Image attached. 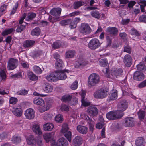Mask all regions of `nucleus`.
Masks as SVG:
<instances>
[{
  "mask_svg": "<svg viewBox=\"0 0 146 146\" xmlns=\"http://www.w3.org/2000/svg\"><path fill=\"white\" fill-rule=\"evenodd\" d=\"M88 64V62L82 58L78 59L74 64V67L76 68H82Z\"/></svg>",
  "mask_w": 146,
  "mask_h": 146,
  "instance_id": "obj_9",
  "label": "nucleus"
},
{
  "mask_svg": "<svg viewBox=\"0 0 146 146\" xmlns=\"http://www.w3.org/2000/svg\"><path fill=\"white\" fill-rule=\"evenodd\" d=\"M25 115L27 119H33L35 117L34 111L32 108L28 109L25 111Z\"/></svg>",
  "mask_w": 146,
  "mask_h": 146,
  "instance_id": "obj_14",
  "label": "nucleus"
},
{
  "mask_svg": "<svg viewBox=\"0 0 146 146\" xmlns=\"http://www.w3.org/2000/svg\"><path fill=\"white\" fill-rule=\"evenodd\" d=\"M18 7V3H16L15 4V6L13 7L10 13L11 15H13L16 12L17 9Z\"/></svg>",
  "mask_w": 146,
  "mask_h": 146,
  "instance_id": "obj_56",
  "label": "nucleus"
},
{
  "mask_svg": "<svg viewBox=\"0 0 146 146\" xmlns=\"http://www.w3.org/2000/svg\"><path fill=\"white\" fill-rule=\"evenodd\" d=\"M44 139L48 142L51 139V135L50 133H46L43 135Z\"/></svg>",
  "mask_w": 146,
  "mask_h": 146,
  "instance_id": "obj_48",
  "label": "nucleus"
},
{
  "mask_svg": "<svg viewBox=\"0 0 146 146\" xmlns=\"http://www.w3.org/2000/svg\"><path fill=\"white\" fill-rule=\"evenodd\" d=\"M86 3L84 1H79L75 2L74 4V9H77L80 6H82Z\"/></svg>",
  "mask_w": 146,
  "mask_h": 146,
  "instance_id": "obj_40",
  "label": "nucleus"
},
{
  "mask_svg": "<svg viewBox=\"0 0 146 146\" xmlns=\"http://www.w3.org/2000/svg\"><path fill=\"white\" fill-rule=\"evenodd\" d=\"M6 77V74L5 71L3 70H1L0 71V78L2 80H5Z\"/></svg>",
  "mask_w": 146,
  "mask_h": 146,
  "instance_id": "obj_54",
  "label": "nucleus"
},
{
  "mask_svg": "<svg viewBox=\"0 0 146 146\" xmlns=\"http://www.w3.org/2000/svg\"><path fill=\"white\" fill-rule=\"evenodd\" d=\"M76 54L74 50H69L65 53V56L67 58H73Z\"/></svg>",
  "mask_w": 146,
  "mask_h": 146,
  "instance_id": "obj_32",
  "label": "nucleus"
},
{
  "mask_svg": "<svg viewBox=\"0 0 146 146\" xmlns=\"http://www.w3.org/2000/svg\"><path fill=\"white\" fill-rule=\"evenodd\" d=\"M8 132H4L0 135V138L1 140H3L7 138L8 135Z\"/></svg>",
  "mask_w": 146,
  "mask_h": 146,
  "instance_id": "obj_57",
  "label": "nucleus"
},
{
  "mask_svg": "<svg viewBox=\"0 0 146 146\" xmlns=\"http://www.w3.org/2000/svg\"><path fill=\"white\" fill-rule=\"evenodd\" d=\"M145 113L146 114V107L144 106L138 113L139 118L141 120L143 119Z\"/></svg>",
  "mask_w": 146,
  "mask_h": 146,
  "instance_id": "obj_26",
  "label": "nucleus"
},
{
  "mask_svg": "<svg viewBox=\"0 0 146 146\" xmlns=\"http://www.w3.org/2000/svg\"><path fill=\"white\" fill-rule=\"evenodd\" d=\"M139 20L140 22H143L146 23V15H143L140 16L139 17Z\"/></svg>",
  "mask_w": 146,
  "mask_h": 146,
  "instance_id": "obj_60",
  "label": "nucleus"
},
{
  "mask_svg": "<svg viewBox=\"0 0 146 146\" xmlns=\"http://www.w3.org/2000/svg\"><path fill=\"white\" fill-rule=\"evenodd\" d=\"M80 30L81 33L85 35L90 33L91 31L89 25L84 23L82 24Z\"/></svg>",
  "mask_w": 146,
  "mask_h": 146,
  "instance_id": "obj_7",
  "label": "nucleus"
},
{
  "mask_svg": "<svg viewBox=\"0 0 146 146\" xmlns=\"http://www.w3.org/2000/svg\"><path fill=\"white\" fill-rule=\"evenodd\" d=\"M33 70L36 73L39 74H41L42 71L38 66H35L33 67Z\"/></svg>",
  "mask_w": 146,
  "mask_h": 146,
  "instance_id": "obj_47",
  "label": "nucleus"
},
{
  "mask_svg": "<svg viewBox=\"0 0 146 146\" xmlns=\"http://www.w3.org/2000/svg\"><path fill=\"white\" fill-rule=\"evenodd\" d=\"M18 101V99L16 98L11 97L9 99V103L11 104H16Z\"/></svg>",
  "mask_w": 146,
  "mask_h": 146,
  "instance_id": "obj_55",
  "label": "nucleus"
},
{
  "mask_svg": "<svg viewBox=\"0 0 146 146\" xmlns=\"http://www.w3.org/2000/svg\"><path fill=\"white\" fill-rule=\"evenodd\" d=\"M137 67L138 70L143 72L145 71L146 70V66L143 62H141L137 65Z\"/></svg>",
  "mask_w": 146,
  "mask_h": 146,
  "instance_id": "obj_37",
  "label": "nucleus"
},
{
  "mask_svg": "<svg viewBox=\"0 0 146 146\" xmlns=\"http://www.w3.org/2000/svg\"><path fill=\"white\" fill-rule=\"evenodd\" d=\"M63 63L62 60H58V61H56L55 64V67L57 69H62L63 66Z\"/></svg>",
  "mask_w": 146,
  "mask_h": 146,
  "instance_id": "obj_38",
  "label": "nucleus"
},
{
  "mask_svg": "<svg viewBox=\"0 0 146 146\" xmlns=\"http://www.w3.org/2000/svg\"><path fill=\"white\" fill-rule=\"evenodd\" d=\"M87 112L90 116H95L98 113V109L96 107L94 106H90L87 109Z\"/></svg>",
  "mask_w": 146,
  "mask_h": 146,
  "instance_id": "obj_11",
  "label": "nucleus"
},
{
  "mask_svg": "<svg viewBox=\"0 0 146 146\" xmlns=\"http://www.w3.org/2000/svg\"><path fill=\"white\" fill-rule=\"evenodd\" d=\"M14 31L13 28L5 30L2 33V35L3 36H6L13 33Z\"/></svg>",
  "mask_w": 146,
  "mask_h": 146,
  "instance_id": "obj_43",
  "label": "nucleus"
},
{
  "mask_svg": "<svg viewBox=\"0 0 146 146\" xmlns=\"http://www.w3.org/2000/svg\"><path fill=\"white\" fill-rule=\"evenodd\" d=\"M100 82L99 75L97 74L92 73L89 76L88 79V85L90 87L96 86Z\"/></svg>",
  "mask_w": 146,
  "mask_h": 146,
  "instance_id": "obj_1",
  "label": "nucleus"
},
{
  "mask_svg": "<svg viewBox=\"0 0 146 146\" xmlns=\"http://www.w3.org/2000/svg\"><path fill=\"white\" fill-rule=\"evenodd\" d=\"M32 129L33 132L36 133L40 135L42 134L41 129L38 125H34L33 126Z\"/></svg>",
  "mask_w": 146,
  "mask_h": 146,
  "instance_id": "obj_34",
  "label": "nucleus"
},
{
  "mask_svg": "<svg viewBox=\"0 0 146 146\" xmlns=\"http://www.w3.org/2000/svg\"><path fill=\"white\" fill-rule=\"evenodd\" d=\"M36 16V14L35 13L32 12L29 13L28 14L26 19L27 21H29V20H32Z\"/></svg>",
  "mask_w": 146,
  "mask_h": 146,
  "instance_id": "obj_42",
  "label": "nucleus"
},
{
  "mask_svg": "<svg viewBox=\"0 0 146 146\" xmlns=\"http://www.w3.org/2000/svg\"><path fill=\"white\" fill-rule=\"evenodd\" d=\"M52 86L48 83H46L44 86V90L46 93H49L52 92L53 90Z\"/></svg>",
  "mask_w": 146,
  "mask_h": 146,
  "instance_id": "obj_35",
  "label": "nucleus"
},
{
  "mask_svg": "<svg viewBox=\"0 0 146 146\" xmlns=\"http://www.w3.org/2000/svg\"><path fill=\"white\" fill-rule=\"evenodd\" d=\"M19 62L18 60L13 58H11L9 60L7 69L9 70H13L16 68L18 65Z\"/></svg>",
  "mask_w": 146,
  "mask_h": 146,
  "instance_id": "obj_5",
  "label": "nucleus"
},
{
  "mask_svg": "<svg viewBox=\"0 0 146 146\" xmlns=\"http://www.w3.org/2000/svg\"><path fill=\"white\" fill-rule=\"evenodd\" d=\"M131 34L133 35L139 36H140V33L134 28H132L131 31Z\"/></svg>",
  "mask_w": 146,
  "mask_h": 146,
  "instance_id": "obj_52",
  "label": "nucleus"
},
{
  "mask_svg": "<svg viewBox=\"0 0 146 146\" xmlns=\"http://www.w3.org/2000/svg\"><path fill=\"white\" fill-rule=\"evenodd\" d=\"M144 74L139 71H136L133 74V79L134 80L140 81L142 80L144 78Z\"/></svg>",
  "mask_w": 146,
  "mask_h": 146,
  "instance_id": "obj_12",
  "label": "nucleus"
},
{
  "mask_svg": "<svg viewBox=\"0 0 146 146\" xmlns=\"http://www.w3.org/2000/svg\"><path fill=\"white\" fill-rule=\"evenodd\" d=\"M61 109L62 110H64L66 111H68L69 110V108L68 106L65 104L62 105L61 106Z\"/></svg>",
  "mask_w": 146,
  "mask_h": 146,
  "instance_id": "obj_64",
  "label": "nucleus"
},
{
  "mask_svg": "<svg viewBox=\"0 0 146 146\" xmlns=\"http://www.w3.org/2000/svg\"><path fill=\"white\" fill-rule=\"evenodd\" d=\"M88 123H89V127L90 131L92 133L94 129V121L90 118L88 120Z\"/></svg>",
  "mask_w": 146,
  "mask_h": 146,
  "instance_id": "obj_41",
  "label": "nucleus"
},
{
  "mask_svg": "<svg viewBox=\"0 0 146 146\" xmlns=\"http://www.w3.org/2000/svg\"><path fill=\"white\" fill-rule=\"evenodd\" d=\"M139 88H141L146 87V79L141 82L137 86Z\"/></svg>",
  "mask_w": 146,
  "mask_h": 146,
  "instance_id": "obj_58",
  "label": "nucleus"
},
{
  "mask_svg": "<svg viewBox=\"0 0 146 146\" xmlns=\"http://www.w3.org/2000/svg\"><path fill=\"white\" fill-rule=\"evenodd\" d=\"M46 79L51 82H55L58 80L57 76H56V72L49 74L46 77Z\"/></svg>",
  "mask_w": 146,
  "mask_h": 146,
  "instance_id": "obj_17",
  "label": "nucleus"
},
{
  "mask_svg": "<svg viewBox=\"0 0 146 146\" xmlns=\"http://www.w3.org/2000/svg\"><path fill=\"white\" fill-rule=\"evenodd\" d=\"M72 98V96L70 95H66L63 96L61 100L63 102H66L70 101Z\"/></svg>",
  "mask_w": 146,
  "mask_h": 146,
  "instance_id": "obj_39",
  "label": "nucleus"
},
{
  "mask_svg": "<svg viewBox=\"0 0 146 146\" xmlns=\"http://www.w3.org/2000/svg\"><path fill=\"white\" fill-rule=\"evenodd\" d=\"M69 70H59L58 72H56V76H57L58 80H65L67 78V75L65 72H68Z\"/></svg>",
  "mask_w": 146,
  "mask_h": 146,
  "instance_id": "obj_13",
  "label": "nucleus"
},
{
  "mask_svg": "<svg viewBox=\"0 0 146 146\" xmlns=\"http://www.w3.org/2000/svg\"><path fill=\"white\" fill-rule=\"evenodd\" d=\"M27 75L31 80L35 81L38 79V77L31 72H28Z\"/></svg>",
  "mask_w": 146,
  "mask_h": 146,
  "instance_id": "obj_33",
  "label": "nucleus"
},
{
  "mask_svg": "<svg viewBox=\"0 0 146 146\" xmlns=\"http://www.w3.org/2000/svg\"><path fill=\"white\" fill-rule=\"evenodd\" d=\"M128 107V103L125 100H120L118 103L117 107L119 110H117L120 113H122L123 116L124 115L123 112Z\"/></svg>",
  "mask_w": 146,
  "mask_h": 146,
  "instance_id": "obj_4",
  "label": "nucleus"
},
{
  "mask_svg": "<svg viewBox=\"0 0 146 146\" xmlns=\"http://www.w3.org/2000/svg\"><path fill=\"white\" fill-rule=\"evenodd\" d=\"M61 46V44L59 41L53 43L52 44V47L55 49L59 48Z\"/></svg>",
  "mask_w": 146,
  "mask_h": 146,
  "instance_id": "obj_59",
  "label": "nucleus"
},
{
  "mask_svg": "<svg viewBox=\"0 0 146 146\" xmlns=\"http://www.w3.org/2000/svg\"><path fill=\"white\" fill-rule=\"evenodd\" d=\"M71 22V19H68L66 20H63L61 21L60 22V23L62 26H64L66 25L69 24Z\"/></svg>",
  "mask_w": 146,
  "mask_h": 146,
  "instance_id": "obj_49",
  "label": "nucleus"
},
{
  "mask_svg": "<svg viewBox=\"0 0 146 146\" xmlns=\"http://www.w3.org/2000/svg\"><path fill=\"white\" fill-rule=\"evenodd\" d=\"M78 82L77 81H75L71 85L70 88L72 90H75L77 89L78 87Z\"/></svg>",
  "mask_w": 146,
  "mask_h": 146,
  "instance_id": "obj_61",
  "label": "nucleus"
},
{
  "mask_svg": "<svg viewBox=\"0 0 146 146\" xmlns=\"http://www.w3.org/2000/svg\"><path fill=\"white\" fill-rule=\"evenodd\" d=\"M131 48L127 44L125 45L124 48V52L129 54L131 53Z\"/></svg>",
  "mask_w": 146,
  "mask_h": 146,
  "instance_id": "obj_53",
  "label": "nucleus"
},
{
  "mask_svg": "<svg viewBox=\"0 0 146 146\" xmlns=\"http://www.w3.org/2000/svg\"><path fill=\"white\" fill-rule=\"evenodd\" d=\"M123 62L127 67H130L132 63V59L131 56L129 54L125 55L124 57Z\"/></svg>",
  "mask_w": 146,
  "mask_h": 146,
  "instance_id": "obj_15",
  "label": "nucleus"
},
{
  "mask_svg": "<svg viewBox=\"0 0 146 146\" xmlns=\"http://www.w3.org/2000/svg\"><path fill=\"white\" fill-rule=\"evenodd\" d=\"M24 23L25 24H19L18 25L16 29V31L17 32H21L25 28L26 23Z\"/></svg>",
  "mask_w": 146,
  "mask_h": 146,
  "instance_id": "obj_46",
  "label": "nucleus"
},
{
  "mask_svg": "<svg viewBox=\"0 0 146 146\" xmlns=\"http://www.w3.org/2000/svg\"><path fill=\"white\" fill-rule=\"evenodd\" d=\"M28 144L30 145L35 146L36 144V139L32 135L30 136L27 139Z\"/></svg>",
  "mask_w": 146,
  "mask_h": 146,
  "instance_id": "obj_25",
  "label": "nucleus"
},
{
  "mask_svg": "<svg viewBox=\"0 0 146 146\" xmlns=\"http://www.w3.org/2000/svg\"><path fill=\"white\" fill-rule=\"evenodd\" d=\"M76 130L80 133L83 135L86 134L88 131V129L87 127L81 125L77 126Z\"/></svg>",
  "mask_w": 146,
  "mask_h": 146,
  "instance_id": "obj_20",
  "label": "nucleus"
},
{
  "mask_svg": "<svg viewBox=\"0 0 146 146\" xmlns=\"http://www.w3.org/2000/svg\"><path fill=\"white\" fill-rule=\"evenodd\" d=\"M135 124V121L134 118L129 117L124 119V125L127 127H133Z\"/></svg>",
  "mask_w": 146,
  "mask_h": 146,
  "instance_id": "obj_8",
  "label": "nucleus"
},
{
  "mask_svg": "<svg viewBox=\"0 0 146 146\" xmlns=\"http://www.w3.org/2000/svg\"><path fill=\"white\" fill-rule=\"evenodd\" d=\"M35 42L33 40H27L23 42V46L25 48L31 47L33 46Z\"/></svg>",
  "mask_w": 146,
  "mask_h": 146,
  "instance_id": "obj_31",
  "label": "nucleus"
},
{
  "mask_svg": "<svg viewBox=\"0 0 146 146\" xmlns=\"http://www.w3.org/2000/svg\"><path fill=\"white\" fill-rule=\"evenodd\" d=\"M12 111L14 115L18 117H20L22 114V111L21 106H20L14 108Z\"/></svg>",
  "mask_w": 146,
  "mask_h": 146,
  "instance_id": "obj_18",
  "label": "nucleus"
},
{
  "mask_svg": "<svg viewBox=\"0 0 146 146\" xmlns=\"http://www.w3.org/2000/svg\"><path fill=\"white\" fill-rule=\"evenodd\" d=\"M54 127V125L52 123H48L44 124L43 126L44 129L45 131H51Z\"/></svg>",
  "mask_w": 146,
  "mask_h": 146,
  "instance_id": "obj_30",
  "label": "nucleus"
},
{
  "mask_svg": "<svg viewBox=\"0 0 146 146\" xmlns=\"http://www.w3.org/2000/svg\"><path fill=\"white\" fill-rule=\"evenodd\" d=\"M82 105L84 106H87L90 104L89 102L86 101L84 99H81Z\"/></svg>",
  "mask_w": 146,
  "mask_h": 146,
  "instance_id": "obj_62",
  "label": "nucleus"
},
{
  "mask_svg": "<svg viewBox=\"0 0 146 146\" xmlns=\"http://www.w3.org/2000/svg\"><path fill=\"white\" fill-rule=\"evenodd\" d=\"M106 31L111 35L116 36L118 33V30L115 27H109L106 29Z\"/></svg>",
  "mask_w": 146,
  "mask_h": 146,
  "instance_id": "obj_19",
  "label": "nucleus"
},
{
  "mask_svg": "<svg viewBox=\"0 0 146 146\" xmlns=\"http://www.w3.org/2000/svg\"><path fill=\"white\" fill-rule=\"evenodd\" d=\"M11 77L13 78H21L22 77L21 73L20 72H19L11 75Z\"/></svg>",
  "mask_w": 146,
  "mask_h": 146,
  "instance_id": "obj_63",
  "label": "nucleus"
},
{
  "mask_svg": "<svg viewBox=\"0 0 146 146\" xmlns=\"http://www.w3.org/2000/svg\"><path fill=\"white\" fill-rule=\"evenodd\" d=\"M55 120L57 122H62L63 121V116L61 114L57 115L55 117Z\"/></svg>",
  "mask_w": 146,
  "mask_h": 146,
  "instance_id": "obj_50",
  "label": "nucleus"
},
{
  "mask_svg": "<svg viewBox=\"0 0 146 146\" xmlns=\"http://www.w3.org/2000/svg\"><path fill=\"white\" fill-rule=\"evenodd\" d=\"M117 98V91L115 90L113 92H111L109 95L107 100L110 102L116 100Z\"/></svg>",
  "mask_w": 146,
  "mask_h": 146,
  "instance_id": "obj_22",
  "label": "nucleus"
},
{
  "mask_svg": "<svg viewBox=\"0 0 146 146\" xmlns=\"http://www.w3.org/2000/svg\"><path fill=\"white\" fill-rule=\"evenodd\" d=\"M61 11V9L60 8H54L50 11V13L53 16H57L60 15Z\"/></svg>",
  "mask_w": 146,
  "mask_h": 146,
  "instance_id": "obj_24",
  "label": "nucleus"
},
{
  "mask_svg": "<svg viewBox=\"0 0 146 146\" xmlns=\"http://www.w3.org/2000/svg\"><path fill=\"white\" fill-rule=\"evenodd\" d=\"M83 139L82 138L79 136H76L73 139V144L74 146H80L82 143Z\"/></svg>",
  "mask_w": 146,
  "mask_h": 146,
  "instance_id": "obj_16",
  "label": "nucleus"
},
{
  "mask_svg": "<svg viewBox=\"0 0 146 146\" xmlns=\"http://www.w3.org/2000/svg\"><path fill=\"white\" fill-rule=\"evenodd\" d=\"M99 64L101 66L104 67L106 66L108 62L106 59H101L99 61Z\"/></svg>",
  "mask_w": 146,
  "mask_h": 146,
  "instance_id": "obj_51",
  "label": "nucleus"
},
{
  "mask_svg": "<svg viewBox=\"0 0 146 146\" xmlns=\"http://www.w3.org/2000/svg\"><path fill=\"white\" fill-rule=\"evenodd\" d=\"M28 90H27L25 89H23L16 92V94L18 95H25L28 93Z\"/></svg>",
  "mask_w": 146,
  "mask_h": 146,
  "instance_id": "obj_44",
  "label": "nucleus"
},
{
  "mask_svg": "<svg viewBox=\"0 0 146 146\" xmlns=\"http://www.w3.org/2000/svg\"><path fill=\"white\" fill-rule=\"evenodd\" d=\"M100 45L98 40L94 38L90 40L88 44L89 48L92 50H95L98 48Z\"/></svg>",
  "mask_w": 146,
  "mask_h": 146,
  "instance_id": "obj_6",
  "label": "nucleus"
},
{
  "mask_svg": "<svg viewBox=\"0 0 146 146\" xmlns=\"http://www.w3.org/2000/svg\"><path fill=\"white\" fill-rule=\"evenodd\" d=\"M40 33V30L38 27H36L33 29L31 33L32 36H38Z\"/></svg>",
  "mask_w": 146,
  "mask_h": 146,
  "instance_id": "obj_36",
  "label": "nucleus"
},
{
  "mask_svg": "<svg viewBox=\"0 0 146 146\" xmlns=\"http://www.w3.org/2000/svg\"><path fill=\"white\" fill-rule=\"evenodd\" d=\"M91 15L92 17L98 19L100 18L101 17L100 14L96 10L92 11Z\"/></svg>",
  "mask_w": 146,
  "mask_h": 146,
  "instance_id": "obj_45",
  "label": "nucleus"
},
{
  "mask_svg": "<svg viewBox=\"0 0 146 146\" xmlns=\"http://www.w3.org/2000/svg\"><path fill=\"white\" fill-rule=\"evenodd\" d=\"M123 73V70L121 69H119L112 71L111 74L110 75V77L115 79L116 78L121 76Z\"/></svg>",
  "mask_w": 146,
  "mask_h": 146,
  "instance_id": "obj_10",
  "label": "nucleus"
},
{
  "mask_svg": "<svg viewBox=\"0 0 146 146\" xmlns=\"http://www.w3.org/2000/svg\"><path fill=\"white\" fill-rule=\"evenodd\" d=\"M123 114L120 113L117 110L111 111L108 113L106 115V118L109 120H116L121 118Z\"/></svg>",
  "mask_w": 146,
  "mask_h": 146,
  "instance_id": "obj_3",
  "label": "nucleus"
},
{
  "mask_svg": "<svg viewBox=\"0 0 146 146\" xmlns=\"http://www.w3.org/2000/svg\"><path fill=\"white\" fill-rule=\"evenodd\" d=\"M108 89L105 88H102L97 90L94 93V97L96 98L102 99L107 95Z\"/></svg>",
  "mask_w": 146,
  "mask_h": 146,
  "instance_id": "obj_2",
  "label": "nucleus"
},
{
  "mask_svg": "<svg viewBox=\"0 0 146 146\" xmlns=\"http://www.w3.org/2000/svg\"><path fill=\"white\" fill-rule=\"evenodd\" d=\"M68 145V141L64 138H60L57 141V146H67Z\"/></svg>",
  "mask_w": 146,
  "mask_h": 146,
  "instance_id": "obj_21",
  "label": "nucleus"
},
{
  "mask_svg": "<svg viewBox=\"0 0 146 146\" xmlns=\"http://www.w3.org/2000/svg\"><path fill=\"white\" fill-rule=\"evenodd\" d=\"M33 102L35 104L41 106H43L44 104V100L42 98L38 97H36L34 99Z\"/></svg>",
  "mask_w": 146,
  "mask_h": 146,
  "instance_id": "obj_29",
  "label": "nucleus"
},
{
  "mask_svg": "<svg viewBox=\"0 0 146 146\" xmlns=\"http://www.w3.org/2000/svg\"><path fill=\"white\" fill-rule=\"evenodd\" d=\"M13 143L18 144L21 142V138L18 135H15L13 137L11 140Z\"/></svg>",
  "mask_w": 146,
  "mask_h": 146,
  "instance_id": "obj_27",
  "label": "nucleus"
},
{
  "mask_svg": "<svg viewBox=\"0 0 146 146\" xmlns=\"http://www.w3.org/2000/svg\"><path fill=\"white\" fill-rule=\"evenodd\" d=\"M145 143L144 139L142 137H138L135 141V144L136 146H143Z\"/></svg>",
  "mask_w": 146,
  "mask_h": 146,
  "instance_id": "obj_28",
  "label": "nucleus"
},
{
  "mask_svg": "<svg viewBox=\"0 0 146 146\" xmlns=\"http://www.w3.org/2000/svg\"><path fill=\"white\" fill-rule=\"evenodd\" d=\"M62 132L64 133L65 137L70 142H71L72 134L70 131L65 130L64 128H62Z\"/></svg>",
  "mask_w": 146,
  "mask_h": 146,
  "instance_id": "obj_23",
  "label": "nucleus"
}]
</instances>
